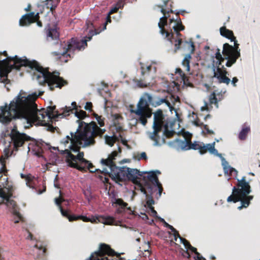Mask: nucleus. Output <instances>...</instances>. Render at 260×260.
Wrapping results in <instances>:
<instances>
[{
    "label": "nucleus",
    "instance_id": "obj_1",
    "mask_svg": "<svg viewBox=\"0 0 260 260\" xmlns=\"http://www.w3.org/2000/svg\"><path fill=\"white\" fill-rule=\"evenodd\" d=\"M38 95L36 93L26 95L21 92L11 102L9 106L1 107L0 118L4 123L10 122L12 119L24 118L27 123L46 125L54 117L55 106H49L47 109L38 110L35 101Z\"/></svg>",
    "mask_w": 260,
    "mask_h": 260
},
{
    "label": "nucleus",
    "instance_id": "obj_2",
    "mask_svg": "<svg viewBox=\"0 0 260 260\" xmlns=\"http://www.w3.org/2000/svg\"><path fill=\"white\" fill-rule=\"evenodd\" d=\"M105 131V129L100 128L95 122L91 121L86 125L83 131L78 130L77 134L71 132V137L67 136L63 139L60 143L64 146V149L58 151L61 154H66V162L68 166L81 172H86L85 167L81 166L76 162L77 160L81 164L88 162V160L84 158V152L80 151L82 141H84V147L93 145L95 143V138L102 137Z\"/></svg>",
    "mask_w": 260,
    "mask_h": 260
},
{
    "label": "nucleus",
    "instance_id": "obj_3",
    "mask_svg": "<svg viewBox=\"0 0 260 260\" xmlns=\"http://www.w3.org/2000/svg\"><path fill=\"white\" fill-rule=\"evenodd\" d=\"M170 100L174 105L176 102H179V98L175 97L172 94H169V96H166L164 98L153 97L149 93H144L140 99L136 109L131 110V112L136 115L137 121L145 126L147 123V119L151 118L153 114L152 109L150 108V105L156 107L165 103L172 110L173 106Z\"/></svg>",
    "mask_w": 260,
    "mask_h": 260
},
{
    "label": "nucleus",
    "instance_id": "obj_4",
    "mask_svg": "<svg viewBox=\"0 0 260 260\" xmlns=\"http://www.w3.org/2000/svg\"><path fill=\"white\" fill-rule=\"evenodd\" d=\"M118 155L116 151H113L106 159H102L101 164L108 167L110 169L108 172L104 169L109 176L116 183L124 182L126 180L131 181L133 183H139L138 181V176L142 177L146 172L139 171L136 169H131L126 167H118L116 166L115 160Z\"/></svg>",
    "mask_w": 260,
    "mask_h": 260
},
{
    "label": "nucleus",
    "instance_id": "obj_5",
    "mask_svg": "<svg viewBox=\"0 0 260 260\" xmlns=\"http://www.w3.org/2000/svg\"><path fill=\"white\" fill-rule=\"evenodd\" d=\"M237 182L232 189V194L227 199V202L237 203L240 202L241 205L238 207L239 210L247 208L253 200V196L249 195L251 192L250 183L251 180H247L246 177L243 176L241 179H237Z\"/></svg>",
    "mask_w": 260,
    "mask_h": 260
},
{
    "label": "nucleus",
    "instance_id": "obj_6",
    "mask_svg": "<svg viewBox=\"0 0 260 260\" xmlns=\"http://www.w3.org/2000/svg\"><path fill=\"white\" fill-rule=\"evenodd\" d=\"M92 36L86 37V39L78 40L77 39L72 38L67 43L64 42L60 43L59 50L51 53L53 56L56 57L61 62H67L68 58L71 57V53H74L76 50L81 51L87 46V42L90 41Z\"/></svg>",
    "mask_w": 260,
    "mask_h": 260
},
{
    "label": "nucleus",
    "instance_id": "obj_7",
    "mask_svg": "<svg viewBox=\"0 0 260 260\" xmlns=\"http://www.w3.org/2000/svg\"><path fill=\"white\" fill-rule=\"evenodd\" d=\"M170 2L169 0L164 1V5H157L156 6L161 9L160 12L164 14V16L160 18V21L158 24V27L160 29V34L165 36V38H167L168 40L171 42L172 43H174L175 46V51L176 52L177 50H179L181 48V45L184 42H182V39L180 38L182 35L180 34V31H175L176 34L177 39H175L174 42H173L174 34L172 32H169L167 31L165 26L167 24V19L170 16L167 15L170 13H173L172 5L171 4L170 5V8L167 7V4Z\"/></svg>",
    "mask_w": 260,
    "mask_h": 260
},
{
    "label": "nucleus",
    "instance_id": "obj_8",
    "mask_svg": "<svg viewBox=\"0 0 260 260\" xmlns=\"http://www.w3.org/2000/svg\"><path fill=\"white\" fill-rule=\"evenodd\" d=\"M222 53L223 56L220 53V49L217 48L215 54V58L217 60H226L225 66L227 67H231L236 63L237 59L240 56V49L238 46L233 47L228 43H225L223 46Z\"/></svg>",
    "mask_w": 260,
    "mask_h": 260
},
{
    "label": "nucleus",
    "instance_id": "obj_9",
    "mask_svg": "<svg viewBox=\"0 0 260 260\" xmlns=\"http://www.w3.org/2000/svg\"><path fill=\"white\" fill-rule=\"evenodd\" d=\"M89 260H125L117 253L111 247L105 243L100 244L98 251L93 253Z\"/></svg>",
    "mask_w": 260,
    "mask_h": 260
},
{
    "label": "nucleus",
    "instance_id": "obj_10",
    "mask_svg": "<svg viewBox=\"0 0 260 260\" xmlns=\"http://www.w3.org/2000/svg\"><path fill=\"white\" fill-rule=\"evenodd\" d=\"M153 132L150 133L149 138L151 140L154 142V145L157 146L159 144L160 137L158 133L161 132L162 126L164 125V121H166L165 116L163 114L162 111L161 109L157 110L153 113Z\"/></svg>",
    "mask_w": 260,
    "mask_h": 260
},
{
    "label": "nucleus",
    "instance_id": "obj_11",
    "mask_svg": "<svg viewBox=\"0 0 260 260\" xmlns=\"http://www.w3.org/2000/svg\"><path fill=\"white\" fill-rule=\"evenodd\" d=\"M72 106L73 107L72 108L71 107L66 106L61 115L66 117L70 115V112L73 113V111L74 110H76L75 112V116L79 119L77 121L79 122V128L75 133L77 134L78 130H79V131H83L85 126L87 124L83 121H81L80 119H84L87 116V115L86 112L83 110H81L79 111L77 110V106L75 102L72 103Z\"/></svg>",
    "mask_w": 260,
    "mask_h": 260
},
{
    "label": "nucleus",
    "instance_id": "obj_12",
    "mask_svg": "<svg viewBox=\"0 0 260 260\" xmlns=\"http://www.w3.org/2000/svg\"><path fill=\"white\" fill-rule=\"evenodd\" d=\"M181 135L184 138V140L181 141L179 144L180 147L184 150L190 149L198 150L201 143L195 141L193 143L191 142L192 135L188 132L184 130L181 131Z\"/></svg>",
    "mask_w": 260,
    "mask_h": 260
},
{
    "label": "nucleus",
    "instance_id": "obj_13",
    "mask_svg": "<svg viewBox=\"0 0 260 260\" xmlns=\"http://www.w3.org/2000/svg\"><path fill=\"white\" fill-rule=\"evenodd\" d=\"M11 137L13 142L14 147L16 150L18 148L23 146L25 141L30 140V137L25 134H20L16 129V127L13 128L11 133Z\"/></svg>",
    "mask_w": 260,
    "mask_h": 260
},
{
    "label": "nucleus",
    "instance_id": "obj_14",
    "mask_svg": "<svg viewBox=\"0 0 260 260\" xmlns=\"http://www.w3.org/2000/svg\"><path fill=\"white\" fill-rule=\"evenodd\" d=\"M183 48L189 52L188 54L185 55L184 59L182 61V65L187 72L190 71V60L191 58V54L194 53L195 46L193 41L190 40L189 41H185L183 44Z\"/></svg>",
    "mask_w": 260,
    "mask_h": 260
},
{
    "label": "nucleus",
    "instance_id": "obj_15",
    "mask_svg": "<svg viewBox=\"0 0 260 260\" xmlns=\"http://www.w3.org/2000/svg\"><path fill=\"white\" fill-rule=\"evenodd\" d=\"M13 186L7 181V183L3 188H0V204L4 202L8 203L13 202V200H10V198L13 194Z\"/></svg>",
    "mask_w": 260,
    "mask_h": 260
},
{
    "label": "nucleus",
    "instance_id": "obj_16",
    "mask_svg": "<svg viewBox=\"0 0 260 260\" xmlns=\"http://www.w3.org/2000/svg\"><path fill=\"white\" fill-rule=\"evenodd\" d=\"M39 17V13L35 14L34 12H30L22 16L19 20V25L21 26H28L30 24L35 22Z\"/></svg>",
    "mask_w": 260,
    "mask_h": 260
},
{
    "label": "nucleus",
    "instance_id": "obj_17",
    "mask_svg": "<svg viewBox=\"0 0 260 260\" xmlns=\"http://www.w3.org/2000/svg\"><path fill=\"white\" fill-rule=\"evenodd\" d=\"M59 210L61 213V215L63 216L68 218L70 221H73L77 220L79 219L82 220L84 222L90 221L91 222H93L95 221L94 219L93 220H91L90 218H89L85 216H82V215L76 216L75 215H70L69 213V211L68 210H64L62 208V207H60V209Z\"/></svg>",
    "mask_w": 260,
    "mask_h": 260
},
{
    "label": "nucleus",
    "instance_id": "obj_18",
    "mask_svg": "<svg viewBox=\"0 0 260 260\" xmlns=\"http://www.w3.org/2000/svg\"><path fill=\"white\" fill-rule=\"evenodd\" d=\"M114 204H116L117 208L116 213L121 214L122 213L126 208L127 210H129L131 214H133V211L132 210L131 207H127V203L124 202L122 199H117L115 200Z\"/></svg>",
    "mask_w": 260,
    "mask_h": 260
},
{
    "label": "nucleus",
    "instance_id": "obj_19",
    "mask_svg": "<svg viewBox=\"0 0 260 260\" xmlns=\"http://www.w3.org/2000/svg\"><path fill=\"white\" fill-rule=\"evenodd\" d=\"M220 35L223 37L230 39L232 42H234V46L233 47H236V46L239 47V45L237 43V41L232 30L227 29L225 26H222L220 28Z\"/></svg>",
    "mask_w": 260,
    "mask_h": 260
},
{
    "label": "nucleus",
    "instance_id": "obj_20",
    "mask_svg": "<svg viewBox=\"0 0 260 260\" xmlns=\"http://www.w3.org/2000/svg\"><path fill=\"white\" fill-rule=\"evenodd\" d=\"M222 69L217 67L216 68V71L215 72V69H214V77L217 78L219 83H225L228 85L231 80L227 76H222Z\"/></svg>",
    "mask_w": 260,
    "mask_h": 260
},
{
    "label": "nucleus",
    "instance_id": "obj_21",
    "mask_svg": "<svg viewBox=\"0 0 260 260\" xmlns=\"http://www.w3.org/2000/svg\"><path fill=\"white\" fill-rule=\"evenodd\" d=\"M201 154H204L209 151L211 153L217 154V150L215 149V142L208 144L205 145L203 143H201L198 149Z\"/></svg>",
    "mask_w": 260,
    "mask_h": 260
},
{
    "label": "nucleus",
    "instance_id": "obj_22",
    "mask_svg": "<svg viewBox=\"0 0 260 260\" xmlns=\"http://www.w3.org/2000/svg\"><path fill=\"white\" fill-rule=\"evenodd\" d=\"M46 35L48 41L58 40L59 34L56 26H54L52 27L49 26L46 31Z\"/></svg>",
    "mask_w": 260,
    "mask_h": 260
},
{
    "label": "nucleus",
    "instance_id": "obj_23",
    "mask_svg": "<svg viewBox=\"0 0 260 260\" xmlns=\"http://www.w3.org/2000/svg\"><path fill=\"white\" fill-rule=\"evenodd\" d=\"M100 218L102 219V222L107 225H117L120 222L119 221H117L113 217L110 216H103L100 217Z\"/></svg>",
    "mask_w": 260,
    "mask_h": 260
},
{
    "label": "nucleus",
    "instance_id": "obj_24",
    "mask_svg": "<svg viewBox=\"0 0 260 260\" xmlns=\"http://www.w3.org/2000/svg\"><path fill=\"white\" fill-rule=\"evenodd\" d=\"M144 180H148L149 181L151 182L153 184L155 185L156 183H158L159 182L157 176L154 172H150L148 173L147 176H143Z\"/></svg>",
    "mask_w": 260,
    "mask_h": 260
},
{
    "label": "nucleus",
    "instance_id": "obj_25",
    "mask_svg": "<svg viewBox=\"0 0 260 260\" xmlns=\"http://www.w3.org/2000/svg\"><path fill=\"white\" fill-rule=\"evenodd\" d=\"M223 170L225 174H229L230 176H235L237 177L238 171L234 168L228 165H224Z\"/></svg>",
    "mask_w": 260,
    "mask_h": 260
},
{
    "label": "nucleus",
    "instance_id": "obj_26",
    "mask_svg": "<svg viewBox=\"0 0 260 260\" xmlns=\"http://www.w3.org/2000/svg\"><path fill=\"white\" fill-rule=\"evenodd\" d=\"M250 128L249 126L244 125L242 130L239 134V139L241 140H244L246 138L248 133L250 132Z\"/></svg>",
    "mask_w": 260,
    "mask_h": 260
},
{
    "label": "nucleus",
    "instance_id": "obj_27",
    "mask_svg": "<svg viewBox=\"0 0 260 260\" xmlns=\"http://www.w3.org/2000/svg\"><path fill=\"white\" fill-rule=\"evenodd\" d=\"M217 96H222V94H218L216 95L215 93V92H213L212 93L210 96H209V102L211 104H215L216 105L217 107H218V101H220L222 98H220L219 97V100H218V98H217Z\"/></svg>",
    "mask_w": 260,
    "mask_h": 260
},
{
    "label": "nucleus",
    "instance_id": "obj_28",
    "mask_svg": "<svg viewBox=\"0 0 260 260\" xmlns=\"http://www.w3.org/2000/svg\"><path fill=\"white\" fill-rule=\"evenodd\" d=\"M105 139L106 143L110 146H113L115 143L118 140L117 137L115 135H113V136L106 135L105 136Z\"/></svg>",
    "mask_w": 260,
    "mask_h": 260
},
{
    "label": "nucleus",
    "instance_id": "obj_29",
    "mask_svg": "<svg viewBox=\"0 0 260 260\" xmlns=\"http://www.w3.org/2000/svg\"><path fill=\"white\" fill-rule=\"evenodd\" d=\"M141 75L142 76H144L145 75H147L149 74V72L151 69V65H145L144 63H141Z\"/></svg>",
    "mask_w": 260,
    "mask_h": 260
},
{
    "label": "nucleus",
    "instance_id": "obj_30",
    "mask_svg": "<svg viewBox=\"0 0 260 260\" xmlns=\"http://www.w3.org/2000/svg\"><path fill=\"white\" fill-rule=\"evenodd\" d=\"M7 71L5 73H1V82L5 83V84H7L10 83V81L8 78V73L10 72V68H7Z\"/></svg>",
    "mask_w": 260,
    "mask_h": 260
},
{
    "label": "nucleus",
    "instance_id": "obj_31",
    "mask_svg": "<svg viewBox=\"0 0 260 260\" xmlns=\"http://www.w3.org/2000/svg\"><path fill=\"white\" fill-rule=\"evenodd\" d=\"M176 22L175 25L173 27L174 31H181L184 29L185 27L182 25L180 19Z\"/></svg>",
    "mask_w": 260,
    "mask_h": 260
},
{
    "label": "nucleus",
    "instance_id": "obj_32",
    "mask_svg": "<svg viewBox=\"0 0 260 260\" xmlns=\"http://www.w3.org/2000/svg\"><path fill=\"white\" fill-rule=\"evenodd\" d=\"M47 3L46 4L47 8L48 9H50V11L51 12L52 14L54 16L55 15V8L56 7V5H52V0H46Z\"/></svg>",
    "mask_w": 260,
    "mask_h": 260
},
{
    "label": "nucleus",
    "instance_id": "obj_33",
    "mask_svg": "<svg viewBox=\"0 0 260 260\" xmlns=\"http://www.w3.org/2000/svg\"><path fill=\"white\" fill-rule=\"evenodd\" d=\"M164 134L167 138H171L175 135V132L173 130H169L168 125L166 124Z\"/></svg>",
    "mask_w": 260,
    "mask_h": 260
},
{
    "label": "nucleus",
    "instance_id": "obj_34",
    "mask_svg": "<svg viewBox=\"0 0 260 260\" xmlns=\"http://www.w3.org/2000/svg\"><path fill=\"white\" fill-rule=\"evenodd\" d=\"M93 116L95 117L101 127H103L105 125V118L102 117V116H99L95 113H93Z\"/></svg>",
    "mask_w": 260,
    "mask_h": 260
},
{
    "label": "nucleus",
    "instance_id": "obj_35",
    "mask_svg": "<svg viewBox=\"0 0 260 260\" xmlns=\"http://www.w3.org/2000/svg\"><path fill=\"white\" fill-rule=\"evenodd\" d=\"M59 194L60 196L59 198H56L55 199V203L56 205L59 207V209H60V207H62L61 204V203L64 202L65 200L62 197V194L60 190L59 191Z\"/></svg>",
    "mask_w": 260,
    "mask_h": 260
},
{
    "label": "nucleus",
    "instance_id": "obj_36",
    "mask_svg": "<svg viewBox=\"0 0 260 260\" xmlns=\"http://www.w3.org/2000/svg\"><path fill=\"white\" fill-rule=\"evenodd\" d=\"M0 162L2 165V167L0 169L1 173L5 174L7 172V170L6 168V161L3 157L1 158Z\"/></svg>",
    "mask_w": 260,
    "mask_h": 260
},
{
    "label": "nucleus",
    "instance_id": "obj_37",
    "mask_svg": "<svg viewBox=\"0 0 260 260\" xmlns=\"http://www.w3.org/2000/svg\"><path fill=\"white\" fill-rule=\"evenodd\" d=\"M146 246H147V249H144V252L145 253H143L144 256L146 257H149L151 255V251L149 250V249L150 248V245L149 242H147L146 243Z\"/></svg>",
    "mask_w": 260,
    "mask_h": 260
},
{
    "label": "nucleus",
    "instance_id": "obj_38",
    "mask_svg": "<svg viewBox=\"0 0 260 260\" xmlns=\"http://www.w3.org/2000/svg\"><path fill=\"white\" fill-rule=\"evenodd\" d=\"M138 181L139 182V183H135V184L138 185L140 187V190L142 192H143L144 194L146 195V197H148V195L147 194V191L145 189V188L143 186V185L141 184L140 181L139 180V178L138 177Z\"/></svg>",
    "mask_w": 260,
    "mask_h": 260
},
{
    "label": "nucleus",
    "instance_id": "obj_39",
    "mask_svg": "<svg viewBox=\"0 0 260 260\" xmlns=\"http://www.w3.org/2000/svg\"><path fill=\"white\" fill-rule=\"evenodd\" d=\"M35 247L39 250H43L44 254H45L46 252L47 249L46 248V246L44 245L43 244H39V243H37L36 244H35Z\"/></svg>",
    "mask_w": 260,
    "mask_h": 260
},
{
    "label": "nucleus",
    "instance_id": "obj_40",
    "mask_svg": "<svg viewBox=\"0 0 260 260\" xmlns=\"http://www.w3.org/2000/svg\"><path fill=\"white\" fill-rule=\"evenodd\" d=\"M180 241L187 249L189 248L190 246H191V245L190 243L186 239L183 238H180Z\"/></svg>",
    "mask_w": 260,
    "mask_h": 260
},
{
    "label": "nucleus",
    "instance_id": "obj_41",
    "mask_svg": "<svg viewBox=\"0 0 260 260\" xmlns=\"http://www.w3.org/2000/svg\"><path fill=\"white\" fill-rule=\"evenodd\" d=\"M154 204V201L152 197H150L147 199L146 204L148 208L153 207L152 205Z\"/></svg>",
    "mask_w": 260,
    "mask_h": 260
},
{
    "label": "nucleus",
    "instance_id": "obj_42",
    "mask_svg": "<svg viewBox=\"0 0 260 260\" xmlns=\"http://www.w3.org/2000/svg\"><path fill=\"white\" fill-rule=\"evenodd\" d=\"M176 73L178 74L182 77V78L183 80H185V79L186 78V76L185 75V74L183 72L182 70L180 68L176 69Z\"/></svg>",
    "mask_w": 260,
    "mask_h": 260
},
{
    "label": "nucleus",
    "instance_id": "obj_43",
    "mask_svg": "<svg viewBox=\"0 0 260 260\" xmlns=\"http://www.w3.org/2000/svg\"><path fill=\"white\" fill-rule=\"evenodd\" d=\"M84 165H87V167H85L86 170H88L91 173L95 172V170H91V168H93L94 166L92 165V164L89 161H88V163H87L86 164H84Z\"/></svg>",
    "mask_w": 260,
    "mask_h": 260
},
{
    "label": "nucleus",
    "instance_id": "obj_44",
    "mask_svg": "<svg viewBox=\"0 0 260 260\" xmlns=\"http://www.w3.org/2000/svg\"><path fill=\"white\" fill-rule=\"evenodd\" d=\"M134 81H135V83H137V85L139 87H146V84L144 83L143 81L141 80H139L138 79H134Z\"/></svg>",
    "mask_w": 260,
    "mask_h": 260
},
{
    "label": "nucleus",
    "instance_id": "obj_45",
    "mask_svg": "<svg viewBox=\"0 0 260 260\" xmlns=\"http://www.w3.org/2000/svg\"><path fill=\"white\" fill-rule=\"evenodd\" d=\"M92 104L91 102H87L86 103V105L84 107V109L86 110H88L89 111H92Z\"/></svg>",
    "mask_w": 260,
    "mask_h": 260
},
{
    "label": "nucleus",
    "instance_id": "obj_46",
    "mask_svg": "<svg viewBox=\"0 0 260 260\" xmlns=\"http://www.w3.org/2000/svg\"><path fill=\"white\" fill-rule=\"evenodd\" d=\"M203 127H204V129L205 130H206V134H209V135H213V134H214V132H213V131L209 129V127H208V125H207V124H204V125H203Z\"/></svg>",
    "mask_w": 260,
    "mask_h": 260
},
{
    "label": "nucleus",
    "instance_id": "obj_47",
    "mask_svg": "<svg viewBox=\"0 0 260 260\" xmlns=\"http://www.w3.org/2000/svg\"><path fill=\"white\" fill-rule=\"evenodd\" d=\"M193 123L194 125L199 127L203 126V125H204V123L202 122H201L200 120L198 118L194 120Z\"/></svg>",
    "mask_w": 260,
    "mask_h": 260
},
{
    "label": "nucleus",
    "instance_id": "obj_48",
    "mask_svg": "<svg viewBox=\"0 0 260 260\" xmlns=\"http://www.w3.org/2000/svg\"><path fill=\"white\" fill-rule=\"evenodd\" d=\"M21 177L22 178H25L26 179V181H27V184H28L31 181L30 177L29 175H25L23 174H21Z\"/></svg>",
    "mask_w": 260,
    "mask_h": 260
},
{
    "label": "nucleus",
    "instance_id": "obj_49",
    "mask_svg": "<svg viewBox=\"0 0 260 260\" xmlns=\"http://www.w3.org/2000/svg\"><path fill=\"white\" fill-rule=\"evenodd\" d=\"M188 250H191L192 252L194 253L196 255H197V257L199 255V254H200L198 251H197V249L196 248L192 246L191 245L190 246V247L188 249Z\"/></svg>",
    "mask_w": 260,
    "mask_h": 260
},
{
    "label": "nucleus",
    "instance_id": "obj_50",
    "mask_svg": "<svg viewBox=\"0 0 260 260\" xmlns=\"http://www.w3.org/2000/svg\"><path fill=\"white\" fill-rule=\"evenodd\" d=\"M138 159H144L146 160L147 159V156L146 155V153L144 152H142L140 154V156L139 157Z\"/></svg>",
    "mask_w": 260,
    "mask_h": 260
},
{
    "label": "nucleus",
    "instance_id": "obj_51",
    "mask_svg": "<svg viewBox=\"0 0 260 260\" xmlns=\"http://www.w3.org/2000/svg\"><path fill=\"white\" fill-rule=\"evenodd\" d=\"M155 185L157 186L159 195H160L163 190V188L161 183L159 182L158 183H156Z\"/></svg>",
    "mask_w": 260,
    "mask_h": 260
},
{
    "label": "nucleus",
    "instance_id": "obj_52",
    "mask_svg": "<svg viewBox=\"0 0 260 260\" xmlns=\"http://www.w3.org/2000/svg\"><path fill=\"white\" fill-rule=\"evenodd\" d=\"M48 126V131L53 132H54L55 128L52 125L50 124L49 122L46 125Z\"/></svg>",
    "mask_w": 260,
    "mask_h": 260
},
{
    "label": "nucleus",
    "instance_id": "obj_53",
    "mask_svg": "<svg viewBox=\"0 0 260 260\" xmlns=\"http://www.w3.org/2000/svg\"><path fill=\"white\" fill-rule=\"evenodd\" d=\"M168 229H169L170 230H171V231L173 233H176V234L178 235V231L172 225H168Z\"/></svg>",
    "mask_w": 260,
    "mask_h": 260
},
{
    "label": "nucleus",
    "instance_id": "obj_54",
    "mask_svg": "<svg viewBox=\"0 0 260 260\" xmlns=\"http://www.w3.org/2000/svg\"><path fill=\"white\" fill-rule=\"evenodd\" d=\"M118 9H119V8H117V7L113 8L112 9H111L110 11L109 12V15H110L113 13L117 12V11L118 10Z\"/></svg>",
    "mask_w": 260,
    "mask_h": 260
},
{
    "label": "nucleus",
    "instance_id": "obj_55",
    "mask_svg": "<svg viewBox=\"0 0 260 260\" xmlns=\"http://www.w3.org/2000/svg\"><path fill=\"white\" fill-rule=\"evenodd\" d=\"M149 209L151 210V212L152 214H153V215L157 217V213L155 210L154 208L153 207H152L149 208Z\"/></svg>",
    "mask_w": 260,
    "mask_h": 260
},
{
    "label": "nucleus",
    "instance_id": "obj_56",
    "mask_svg": "<svg viewBox=\"0 0 260 260\" xmlns=\"http://www.w3.org/2000/svg\"><path fill=\"white\" fill-rule=\"evenodd\" d=\"M225 60H217L216 62H214L215 63V64L216 65V66L217 67H220L219 66L220 65H221L222 63Z\"/></svg>",
    "mask_w": 260,
    "mask_h": 260
},
{
    "label": "nucleus",
    "instance_id": "obj_57",
    "mask_svg": "<svg viewBox=\"0 0 260 260\" xmlns=\"http://www.w3.org/2000/svg\"><path fill=\"white\" fill-rule=\"evenodd\" d=\"M115 129L117 132H120L123 131V128L120 125H115Z\"/></svg>",
    "mask_w": 260,
    "mask_h": 260
},
{
    "label": "nucleus",
    "instance_id": "obj_58",
    "mask_svg": "<svg viewBox=\"0 0 260 260\" xmlns=\"http://www.w3.org/2000/svg\"><path fill=\"white\" fill-rule=\"evenodd\" d=\"M238 81V79L237 77H234L232 80V83L234 86H236V83Z\"/></svg>",
    "mask_w": 260,
    "mask_h": 260
},
{
    "label": "nucleus",
    "instance_id": "obj_59",
    "mask_svg": "<svg viewBox=\"0 0 260 260\" xmlns=\"http://www.w3.org/2000/svg\"><path fill=\"white\" fill-rule=\"evenodd\" d=\"M101 177V180H102V181L104 182V183H108V182H109V179L108 177H102V176H100Z\"/></svg>",
    "mask_w": 260,
    "mask_h": 260
},
{
    "label": "nucleus",
    "instance_id": "obj_60",
    "mask_svg": "<svg viewBox=\"0 0 260 260\" xmlns=\"http://www.w3.org/2000/svg\"><path fill=\"white\" fill-rule=\"evenodd\" d=\"M40 16H39L38 18L35 20V22H37V24L39 27H42L43 24L41 21L39 20Z\"/></svg>",
    "mask_w": 260,
    "mask_h": 260
},
{
    "label": "nucleus",
    "instance_id": "obj_61",
    "mask_svg": "<svg viewBox=\"0 0 260 260\" xmlns=\"http://www.w3.org/2000/svg\"><path fill=\"white\" fill-rule=\"evenodd\" d=\"M188 249H187L186 250L184 251L185 254H183V256L186 257L188 258H189L190 257V255L188 251Z\"/></svg>",
    "mask_w": 260,
    "mask_h": 260
},
{
    "label": "nucleus",
    "instance_id": "obj_62",
    "mask_svg": "<svg viewBox=\"0 0 260 260\" xmlns=\"http://www.w3.org/2000/svg\"><path fill=\"white\" fill-rule=\"evenodd\" d=\"M222 76H226L227 74H228V72L226 71V69L224 68V66H222Z\"/></svg>",
    "mask_w": 260,
    "mask_h": 260
},
{
    "label": "nucleus",
    "instance_id": "obj_63",
    "mask_svg": "<svg viewBox=\"0 0 260 260\" xmlns=\"http://www.w3.org/2000/svg\"><path fill=\"white\" fill-rule=\"evenodd\" d=\"M173 235L174 237V240L177 241V238H179L180 239V238H182L180 235H179V233L178 232V235L176 234L175 233H173Z\"/></svg>",
    "mask_w": 260,
    "mask_h": 260
},
{
    "label": "nucleus",
    "instance_id": "obj_64",
    "mask_svg": "<svg viewBox=\"0 0 260 260\" xmlns=\"http://www.w3.org/2000/svg\"><path fill=\"white\" fill-rule=\"evenodd\" d=\"M197 260H206L204 257H203L202 255H201V254H199V255H198L197 257Z\"/></svg>",
    "mask_w": 260,
    "mask_h": 260
}]
</instances>
